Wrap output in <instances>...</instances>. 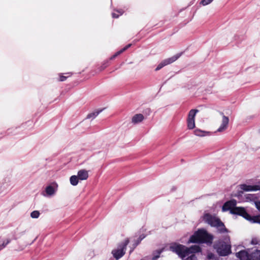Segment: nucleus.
Instances as JSON below:
<instances>
[{
  "instance_id": "obj_1",
  "label": "nucleus",
  "mask_w": 260,
  "mask_h": 260,
  "mask_svg": "<svg viewBox=\"0 0 260 260\" xmlns=\"http://www.w3.org/2000/svg\"><path fill=\"white\" fill-rule=\"evenodd\" d=\"M213 236L204 229H199L190 236L189 242L192 243H206L211 244Z\"/></svg>"
},
{
  "instance_id": "obj_2",
  "label": "nucleus",
  "mask_w": 260,
  "mask_h": 260,
  "mask_svg": "<svg viewBox=\"0 0 260 260\" xmlns=\"http://www.w3.org/2000/svg\"><path fill=\"white\" fill-rule=\"evenodd\" d=\"M213 248L219 256H225L229 255L232 252L230 236H223V238L216 241L213 245Z\"/></svg>"
},
{
  "instance_id": "obj_3",
  "label": "nucleus",
  "mask_w": 260,
  "mask_h": 260,
  "mask_svg": "<svg viewBox=\"0 0 260 260\" xmlns=\"http://www.w3.org/2000/svg\"><path fill=\"white\" fill-rule=\"evenodd\" d=\"M203 219L205 222L211 226L216 228L219 233L224 234L229 233V230L226 228L224 223L219 218L215 215H211L210 213H206L204 215Z\"/></svg>"
},
{
  "instance_id": "obj_4",
  "label": "nucleus",
  "mask_w": 260,
  "mask_h": 260,
  "mask_svg": "<svg viewBox=\"0 0 260 260\" xmlns=\"http://www.w3.org/2000/svg\"><path fill=\"white\" fill-rule=\"evenodd\" d=\"M201 251V248L198 245H192L189 248L180 244V257L183 260H198L195 254Z\"/></svg>"
},
{
  "instance_id": "obj_5",
  "label": "nucleus",
  "mask_w": 260,
  "mask_h": 260,
  "mask_svg": "<svg viewBox=\"0 0 260 260\" xmlns=\"http://www.w3.org/2000/svg\"><path fill=\"white\" fill-rule=\"evenodd\" d=\"M129 240L126 239L118 245L117 249H113L112 251V254L116 260H118L124 255Z\"/></svg>"
},
{
  "instance_id": "obj_6",
  "label": "nucleus",
  "mask_w": 260,
  "mask_h": 260,
  "mask_svg": "<svg viewBox=\"0 0 260 260\" xmlns=\"http://www.w3.org/2000/svg\"><path fill=\"white\" fill-rule=\"evenodd\" d=\"M58 188V184L54 181L48 185H47L45 188V189L42 192L41 194L43 196L46 198H51L54 197Z\"/></svg>"
},
{
  "instance_id": "obj_7",
  "label": "nucleus",
  "mask_w": 260,
  "mask_h": 260,
  "mask_svg": "<svg viewBox=\"0 0 260 260\" xmlns=\"http://www.w3.org/2000/svg\"><path fill=\"white\" fill-rule=\"evenodd\" d=\"M179 58V54H176L173 56L165 59L163 60L162 61H161L157 66V67L155 69V71H157L159 70H160L161 68L164 67L165 66L170 64L176 60L178 59Z\"/></svg>"
},
{
  "instance_id": "obj_8",
  "label": "nucleus",
  "mask_w": 260,
  "mask_h": 260,
  "mask_svg": "<svg viewBox=\"0 0 260 260\" xmlns=\"http://www.w3.org/2000/svg\"><path fill=\"white\" fill-rule=\"evenodd\" d=\"M198 110L192 109L188 114L187 118V127L189 129H193L195 127L194 117Z\"/></svg>"
},
{
  "instance_id": "obj_9",
  "label": "nucleus",
  "mask_w": 260,
  "mask_h": 260,
  "mask_svg": "<svg viewBox=\"0 0 260 260\" xmlns=\"http://www.w3.org/2000/svg\"><path fill=\"white\" fill-rule=\"evenodd\" d=\"M232 214L240 215L247 220L248 219V218L250 217V215L243 207H236L234 209L232 210Z\"/></svg>"
},
{
  "instance_id": "obj_10",
  "label": "nucleus",
  "mask_w": 260,
  "mask_h": 260,
  "mask_svg": "<svg viewBox=\"0 0 260 260\" xmlns=\"http://www.w3.org/2000/svg\"><path fill=\"white\" fill-rule=\"evenodd\" d=\"M237 204V201L235 199H232L230 201L226 202L222 207V211H227L230 210V213L232 214V211L236 208Z\"/></svg>"
},
{
  "instance_id": "obj_11",
  "label": "nucleus",
  "mask_w": 260,
  "mask_h": 260,
  "mask_svg": "<svg viewBox=\"0 0 260 260\" xmlns=\"http://www.w3.org/2000/svg\"><path fill=\"white\" fill-rule=\"evenodd\" d=\"M222 115V123L217 129V132H221L225 131L228 128V125L229 122V117L224 115L222 112L220 113Z\"/></svg>"
},
{
  "instance_id": "obj_12",
  "label": "nucleus",
  "mask_w": 260,
  "mask_h": 260,
  "mask_svg": "<svg viewBox=\"0 0 260 260\" xmlns=\"http://www.w3.org/2000/svg\"><path fill=\"white\" fill-rule=\"evenodd\" d=\"M240 187L242 190L245 191H256L260 189L259 185H250L243 184L240 185Z\"/></svg>"
},
{
  "instance_id": "obj_13",
  "label": "nucleus",
  "mask_w": 260,
  "mask_h": 260,
  "mask_svg": "<svg viewBox=\"0 0 260 260\" xmlns=\"http://www.w3.org/2000/svg\"><path fill=\"white\" fill-rule=\"evenodd\" d=\"M236 256L240 260H251L250 253L249 254L247 251L242 250L236 253Z\"/></svg>"
},
{
  "instance_id": "obj_14",
  "label": "nucleus",
  "mask_w": 260,
  "mask_h": 260,
  "mask_svg": "<svg viewBox=\"0 0 260 260\" xmlns=\"http://www.w3.org/2000/svg\"><path fill=\"white\" fill-rule=\"evenodd\" d=\"M144 119V117L143 114H137L133 117L132 121L134 124H137L142 122Z\"/></svg>"
},
{
  "instance_id": "obj_15",
  "label": "nucleus",
  "mask_w": 260,
  "mask_h": 260,
  "mask_svg": "<svg viewBox=\"0 0 260 260\" xmlns=\"http://www.w3.org/2000/svg\"><path fill=\"white\" fill-rule=\"evenodd\" d=\"M77 176L79 179L81 180H86L88 177V171L85 170H79Z\"/></svg>"
},
{
  "instance_id": "obj_16",
  "label": "nucleus",
  "mask_w": 260,
  "mask_h": 260,
  "mask_svg": "<svg viewBox=\"0 0 260 260\" xmlns=\"http://www.w3.org/2000/svg\"><path fill=\"white\" fill-rule=\"evenodd\" d=\"M251 260H260V250L255 249L250 253Z\"/></svg>"
},
{
  "instance_id": "obj_17",
  "label": "nucleus",
  "mask_w": 260,
  "mask_h": 260,
  "mask_svg": "<svg viewBox=\"0 0 260 260\" xmlns=\"http://www.w3.org/2000/svg\"><path fill=\"white\" fill-rule=\"evenodd\" d=\"M132 46L131 44H129L125 46L124 47H123L122 49L120 50L119 51H117L116 53H115L113 55H112L110 59L112 60L116 58L118 55H120L121 53H123L124 51L126 50L128 48H129Z\"/></svg>"
},
{
  "instance_id": "obj_18",
  "label": "nucleus",
  "mask_w": 260,
  "mask_h": 260,
  "mask_svg": "<svg viewBox=\"0 0 260 260\" xmlns=\"http://www.w3.org/2000/svg\"><path fill=\"white\" fill-rule=\"evenodd\" d=\"M170 250L179 255V244L177 243H172L170 244Z\"/></svg>"
},
{
  "instance_id": "obj_19",
  "label": "nucleus",
  "mask_w": 260,
  "mask_h": 260,
  "mask_svg": "<svg viewBox=\"0 0 260 260\" xmlns=\"http://www.w3.org/2000/svg\"><path fill=\"white\" fill-rule=\"evenodd\" d=\"M247 220H249L252 223H260V215L251 216L250 215V217L248 218Z\"/></svg>"
},
{
  "instance_id": "obj_20",
  "label": "nucleus",
  "mask_w": 260,
  "mask_h": 260,
  "mask_svg": "<svg viewBox=\"0 0 260 260\" xmlns=\"http://www.w3.org/2000/svg\"><path fill=\"white\" fill-rule=\"evenodd\" d=\"M79 179L78 176L73 175L70 178V183L73 186H76L78 183Z\"/></svg>"
},
{
  "instance_id": "obj_21",
  "label": "nucleus",
  "mask_w": 260,
  "mask_h": 260,
  "mask_svg": "<svg viewBox=\"0 0 260 260\" xmlns=\"http://www.w3.org/2000/svg\"><path fill=\"white\" fill-rule=\"evenodd\" d=\"M102 111V110H99V111H97L91 113H90V114L87 115L86 118L87 119H90V118L94 119L100 113V112Z\"/></svg>"
},
{
  "instance_id": "obj_22",
  "label": "nucleus",
  "mask_w": 260,
  "mask_h": 260,
  "mask_svg": "<svg viewBox=\"0 0 260 260\" xmlns=\"http://www.w3.org/2000/svg\"><path fill=\"white\" fill-rule=\"evenodd\" d=\"M205 133H206V132L201 131L199 129H196L194 131V135H196V136H200V137L204 136Z\"/></svg>"
},
{
  "instance_id": "obj_23",
  "label": "nucleus",
  "mask_w": 260,
  "mask_h": 260,
  "mask_svg": "<svg viewBox=\"0 0 260 260\" xmlns=\"http://www.w3.org/2000/svg\"><path fill=\"white\" fill-rule=\"evenodd\" d=\"M10 242L11 239H7L6 241H4L3 243L0 244V251L5 248Z\"/></svg>"
},
{
  "instance_id": "obj_24",
  "label": "nucleus",
  "mask_w": 260,
  "mask_h": 260,
  "mask_svg": "<svg viewBox=\"0 0 260 260\" xmlns=\"http://www.w3.org/2000/svg\"><path fill=\"white\" fill-rule=\"evenodd\" d=\"M40 215V213L38 210H35L30 213V217L32 218H38Z\"/></svg>"
},
{
  "instance_id": "obj_25",
  "label": "nucleus",
  "mask_w": 260,
  "mask_h": 260,
  "mask_svg": "<svg viewBox=\"0 0 260 260\" xmlns=\"http://www.w3.org/2000/svg\"><path fill=\"white\" fill-rule=\"evenodd\" d=\"M117 12L119 14H117L115 12H113L112 13V17L113 18H118L119 16V15H121L123 13H124V11L122 9H120V10H117Z\"/></svg>"
},
{
  "instance_id": "obj_26",
  "label": "nucleus",
  "mask_w": 260,
  "mask_h": 260,
  "mask_svg": "<svg viewBox=\"0 0 260 260\" xmlns=\"http://www.w3.org/2000/svg\"><path fill=\"white\" fill-rule=\"evenodd\" d=\"M108 66V61H105L99 68V71H102Z\"/></svg>"
},
{
  "instance_id": "obj_27",
  "label": "nucleus",
  "mask_w": 260,
  "mask_h": 260,
  "mask_svg": "<svg viewBox=\"0 0 260 260\" xmlns=\"http://www.w3.org/2000/svg\"><path fill=\"white\" fill-rule=\"evenodd\" d=\"M164 251V248H162L160 250H158L157 251H156V252H157V255H154L152 259L153 260H156V259H157L159 257V254Z\"/></svg>"
},
{
  "instance_id": "obj_28",
  "label": "nucleus",
  "mask_w": 260,
  "mask_h": 260,
  "mask_svg": "<svg viewBox=\"0 0 260 260\" xmlns=\"http://www.w3.org/2000/svg\"><path fill=\"white\" fill-rule=\"evenodd\" d=\"M213 0H202L200 2V4L203 6H206L210 4Z\"/></svg>"
},
{
  "instance_id": "obj_29",
  "label": "nucleus",
  "mask_w": 260,
  "mask_h": 260,
  "mask_svg": "<svg viewBox=\"0 0 260 260\" xmlns=\"http://www.w3.org/2000/svg\"><path fill=\"white\" fill-rule=\"evenodd\" d=\"M141 242V240L138 238L136 240L134 241V243L133 244L134 248H136Z\"/></svg>"
},
{
  "instance_id": "obj_30",
  "label": "nucleus",
  "mask_w": 260,
  "mask_h": 260,
  "mask_svg": "<svg viewBox=\"0 0 260 260\" xmlns=\"http://www.w3.org/2000/svg\"><path fill=\"white\" fill-rule=\"evenodd\" d=\"M258 243V240L256 238H253L251 240V243L252 245H256Z\"/></svg>"
},
{
  "instance_id": "obj_31",
  "label": "nucleus",
  "mask_w": 260,
  "mask_h": 260,
  "mask_svg": "<svg viewBox=\"0 0 260 260\" xmlns=\"http://www.w3.org/2000/svg\"><path fill=\"white\" fill-rule=\"evenodd\" d=\"M215 255L212 253H208L207 257L208 259H213Z\"/></svg>"
},
{
  "instance_id": "obj_32",
  "label": "nucleus",
  "mask_w": 260,
  "mask_h": 260,
  "mask_svg": "<svg viewBox=\"0 0 260 260\" xmlns=\"http://www.w3.org/2000/svg\"><path fill=\"white\" fill-rule=\"evenodd\" d=\"M67 77L66 76H62V75H60L59 76V81H64L66 80L67 79Z\"/></svg>"
},
{
  "instance_id": "obj_33",
  "label": "nucleus",
  "mask_w": 260,
  "mask_h": 260,
  "mask_svg": "<svg viewBox=\"0 0 260 260\" xmlns=\"http://www.w3.org/2000/svg\"><path fill=\"white\" fill-rule=\"evenodd\" d=\"M145 237L146 236L144 234H142L139 236V238L140 239V240L142 241L143 239L145 238Z\"/></svg>"
},
{
  "instance_id": "obj_34",
  "label": "nucleus",
  "mask_w": 260,
  "mask_h": 260,
  "mask_svg": "<svg viewBox=\"0 0 260 260\" xmlns=\"http://www.w3.org/2000/svg\"><path fill=\"white\" fill-rule=\"evenodd\" d=\"M256 207L257 209L260 211V201L256 203Z\"/></svg>"
},
{
  "instance_id": "obj_35",
  "label": "nucleus",
  "mask_w": 260,
  "mask_h": 260,
  "mask_svg": "<svg viewBox=\"0 0 260 260\" xmlns=\"http://www.w3.org/2000/svg\"><path fill=\"white\" fill-rule=\"evenodd\" d=\"M248 197H247V199H251V197H252V195L251 194H247Z\"/></svg>"
},
{
  "instance_id": "obj_36",
  "label": "nucleus",
  "mask_w": 260,
  "mask_h": 260,
  "mask_svg": "<svg viewBox=\"0 0 260 260\" xmlns=\"http://www.w3.org/2000/svg\"><path fill=\"white\" fill-rule=\"evenodd\" d=\"M243 193V191H240L239 192V194H241V193Z\"/></svg>"
}]
</instances>
